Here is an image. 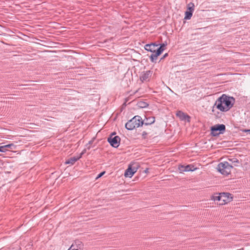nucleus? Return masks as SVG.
Instances as JSON below:
<instances>
[{"instance_id": "nucleus-1", "label": "nucleus", "mask_w": 250, "mask_h": 250, "mask_svg": "<svg viewBox=\"0 0 250 250\" xmlns=\"http://www.w3.org/2000/svg\"><path fill=\"white\" fill-rule=\"evenodd\" d=\"M235 101L233 97L224 94L217 99L214 106L222 112H227L233 106Z\"/></svg>"}, {"instance_id": "nucleus-2", "label": "nucleus", "mask_w": 250, "mask_h": 250, "mask_svg": "<svg viewBox=\"0 0 250 250\" xmlns=\"http://www.w3.org/2000/svg\"><path fill=\"white\" fill-rule=\"evenodd\" d=\"M166 45L167 44L165 43L158 44L156 43H151L150 44H147L145 46L146 50L152 53L149 56L150 61L152 62H156L158 57L160 56L165 50Z\"/></svg>"}, {"instance_id": "nucleus-3", "label": "nucleus", "mask_w": 250, "mask_h": 250, "mask_svg": "<svg viewBox=\"0 0 250 250\" xmlns=\"http://www.w3.org/2000/svg\"><path fill=\"white\" fill-rule=\"evenodd\" d=\"M144 125V121L139 116H135L129 120L125 125V127L128 130H133Z\"/></svg>"}, {"instance_id": "nucleus-4", "label": "nucleus", "mask_w": 250, "mask_h": 250, "mask_svg": "<svg viewBox=\"0 0 250 250\" xmlns=\"http://www.w3.org/2000/svg\"><path fill=\"white\" fill-rule=\"evenodd\" d=\"M233 167L228 162H224L218 165L217 169L222 174L228 175L231 172Z\"/></svg>"}, {"instance_id": "nucleus-5", "label": "nucleus", "mask_w": 250, "mask_h": 250, "mask_svg": "<svg viewBox=\"0 0 250 250\" xmlns=\"http://www.w3.org/2000/svg\"><path fill=\"white\" fill-rule=\"evenodd\" d=\"M226 130V126L223 124H218L210 128L211 135L212 136H218L223 134Z\"/></svg>"}, {"instance_id": "nucleus-6", "label": "nucleus", "mask_w": 250, "mask_h": 250, "mask_svg": "<svg viewBox=\"0 0 250 250\" xmlns=\"http://www.w3.org/2000/svg\"><path fill=\"white\" fill-rule=\"evenodd\" d=\"M116 132L112 133L107 139L108 142L110 145L115 148H117L120 144L121 138L118 136H115Z\"/></svg>"}, {"instance_id": "nucleus-7", "label": "nucleus", "mask_w": 250, "mask_h": 250, "mask_svg": "<svg viewBox=\"0 0 250 250\" xmlns=\"http://www.w3.org/2000/svg\"><path fill=\"white\" fill-rule=\"evenodd\" d=\"M222 202L220 205H225L230 202L232 200V195L229 193L222 192L221 193Z\"/></svg>"}, {"instance_id": "nucleus-8", "label": "nucleus", "mask_w": 250, "mask_h": 250, "mask_svg": "<svg viewBox=\"0 0 250 250\" xmlns=\"http://www.w3.org/2000/svg\"><path fill=\"white\" fill-rule=\"evenodd\" d=\"M152 74V71L150 70L143 72L140 76V79L142 82L149 81Z\"/></svg>"}, {"instance_id": "nucleus-9", "label": "nucleus", "mask_w": 250, "mask_h": 250, "mask_svg": "<svg viewBox=\"0 0 250 250\" xmlns=\"http://www.w3.org/2000/svg\"><path fill=\"white\" fill-rule=\"evenodd\" d=\"M196 168H194V166L192 165H188L186 166H181L179 170L181 171H193Z\"/></svg>"}, {"instance_id": "nucleus-10", "label": "nucleus", "mask_w": 250, "mask_h": 250, "mask_svg": "<svg viewBox=\"0 0 250 250\" xmlns=\"http://www.w3.org/2000/svg\"><path fill=\"white\" fill-rule=\"evenodd\" d=\"M136 172V170H134L132 168L131 166H129L127 169L125 170V176L127 177H131Z\"/></svg>"}, {"instance_id": "nucleus-11", "label": "nucleus", "mask_w": 250, "mask_h": 250, "mask_svg": "<svg viewBox=\"0 0 250 250\" xmlns=\"http://www.w3.org/2000/svg\"><path fill=\"white\" fill-rule=\"evenodd\" d=\"M176 115L182 120H186L188 119V121H189V119H190V117L181 111H178L176 113Z\"/></svg>"}, {"instance_id": "nucleus-12", "label": "nucleus", "mask_w": 250, "mask_h": 250, "mask_svg": "<svg viewBox=\"0 0 250 250\" xmlns=\"http://www.w3.org/2000/svg\"><path fill=\"white\" fill-rule=\"evenodd\" d=\"M71 246H74L73 248L78 249V250H83V243L79 240L75 241Z\"/></svg>"}, {"instance_id": "nucleus-13", "label": "nucleus", "mask_w": 250, "mask_h": 250, "mask_svg": "<svg viewBox=\"0 0 250 250\" xmlns=\"http://www.w3.org/2000/svg\"><path fill=\"white\" fill-rule=\"evenodd\" d=\"M80 159V157L78 156H74L72 157L67 160H66L65 164H70V165H73L76 161L79 160Z\"/></svg>"}, {"instance_id": "nucleus-14", "label": "nucleus", "mask_w": 250, "mask_h": 250, "mask_svg": "<svg viewBox=\"0 0 250 250\" xmlns=\"http://www.w3.org/2000/svg\"><path fill=\"white\" fill-rule=\"evenodd\" d=\"M154 117H149L146 119V120L144 121V125H150L155 122Z\"/></svg>"}, {"instance_id": "nucleus-15", "label": "nucleus", "mask_w": 250, "mask_h": 250, "mask_svg": "<svg viewBox=\"0 0 250 250\" xmlns=\"http://www.w3.org/2000/svg\"><path fill=\"white\" fill-rule=\"evenodd\" d=\"M137 105L139 108H143L147 107L148 106V104L143 101H139L137 103Z\"/></svg>"}, {"instance_id": "nucleus-16", "label": "nucleus", "mask_w": 250, "mask_h": 250, "mask_svg": "<svg viewBox=\"0 0 250 250\" xmlns=\"http://www.w3.org/2000/svg\"><path fill=\"white\" fill-rule=\"evenodd\" d=\"M194 4L193 2H190L187 5V11L193 13L194 10Z\"/></svg>"}, {"instance_id": "nucleus-17", "label": "nucleus", "mask_w": 250, "mask_h": 250, "mask_svg": "<svg viewBox=\"0 0 250 250\" xmlns=\"http://www.w3.org/2000/svg\"><path fill=\"white\" fill-rule=\"evenodd\" d=\"M211 199L214 201L216 200L222 202L221 193H216L215 195L212 197Z\"/></svg>"}, {"instance_id": "nucleus-18", "label": "nucleus", "mask_w": 250, "mask_h": 250, "mask_svg": "<svg viewBox=\"0 0 250 250\" xmlns=\"http://www.w3.org/2000/svg\"><path fill=\"white\" fill-rule=\"evenodd\" d=\"M192 12H190L188 11H186L185 12V19L186 20H189L191 19L192 16Z\"/></svg>"}, {"instance_id": "nucleus-19", "label": "nucleus", "mask_w": 250, "mask_h": 250, "mask_svg": "<svg viewBox=\"0 0 250 250\" xmlns=\"http://www.w3.org/2000/svg\"><path fill=\"white\" fill-rule=\"evenodd\" d=\"M229 161L231 162L232 164H234V166H237V165L235 164L239 163V160L236 158H232L229 159Z\"/></svg>"}, {"instance_id": "nucleus-20", "label": "nucleus", "mask_w": 250, "mask_h": 250, "mask_svg": "<svg viewBox=\"0 0 250 250\" xmlns=\"http://www.w3.org/2000/svg\"><path fill=\"white\" fill-rule=\"evenodd\" d=\"M5 149H6V151L8 150V148H12V146H14V145L13 144H10L8 145H6L4 146Z\"/></svg>"}, {"instance_id": "nucleus-21", "label": "nucleus", "mask_w": 250, "mask_h": 250, "mask_svg": "<svg viewBox=\"0 0 250 250\" xmlns=\"http://www.w3.org/2000/svg\"><path fill=\"white\" fill-rule=\"evenodd\" d=\"M0 152H6V149H5L4 146H0Z\"/></svg>"}, {"instance_id": "nucleus-22", "label": "nucleus", "mask_w": 250, "mask_h": 250, "mask_svg": "<svg viewBox=\"0 0 250 250\" xmlns=\"http://www.w3.org/2000/svg\"><path fill=\"white\" fill-rule=\"evenodd\" d=\"M105 173V171H103L101 172L100 174H99L96 178V179H98L99 178H100L102 177L104 174Z\"/></svg>"}, {"instance_id": "nucleus-23", "label": "nucleus", "mask_w": 250, "mask_h": 250, "mask_svg": "<svg viewBox=\"0 0 250 250\" xmlns=\"http://www.w3.org/2000/svg\"><path fill=\"white\" fill-rule=\"evenodd\" d=\"M147 134V133L146 131H143L142 133L143 138L145 139Z\"/></svg>"}, {"instance_id": "nucleus-24", "label": "nucleus", "mask_w": 250, "mask_h": 250, "mask_svg": "<svg viewBox=\"0 0 250 250\" xmlns=\"http://www.w3.org/2000/svg\"><path fill=\"white\" fill-rule=\"evenodd\" d=\"M86 151L85 149L83 150V151L80 153V155L78 157H80V158L82 157L83 155Z\"/></svg>"}, {"instance_id": "nucleus-25", "label": "nucleus", "mask_w": 250, "mask_h": 250, "mask_svg": "<svg viewBox=\"0 0 250 250\" xmlns=\"http://www.w3.org/2000/svg\"><path fill=\"white\" fill-rule=\"evenodd\" d=\"M74 246H71L68 250H78V249L73 248Z\"/></svg>"}, {"instance_id": "nucleus-26", "label": "nucleus", "mask_w": 250, "mask_h": 250, "mask_svg": "<svg viewBox=\"0 0 250 250\" xmlns=\"http://www.w3.org/2000/svg\"><path fill=\"white\" fill-rule=\"evenodd\" d=\"M167 56H168V53H166L161 58V60H163L164 59V58H165L166 57H167Z\"/></svg>"}, {"instance_id": "nucleus-27", "label": "nucleus", "mask_w": 250, "mask_h": 250, "mask_svg": "<svg viewBox=\"0 0 250 250\" xmlns=\"http://www.w3.org/2000/svg\"><path fill=\"white\" fill-rule=\"evenodd\" d=\"M243 132H249V133H250V129H244L243 130Z\"/></svg>"}, {"instance_id": "nucleus-28", "label": "nucleus", "mask_w": 250, "mask_h": 250, "mask_svg": "<svg viewBox=\"0 0 250 250\" xmlns=\"http://www.w3.org/2000/svg\"><path fill=\"white\" fill-rule=\"evenodd\" d=\"M2 164V161L0 159V166Z\"/></svg>"}, {"instance_id": "nucleus-29", "label": "nucleus", "mask_w": 250, "mask_h": 250, "mask_svg": "<svg viewBox=\"0 0 250 250\" xmlns=\"http://www.w3.org/2000/svg\"><path fill=\"white\" fill-rule=\"evenodd\" d=\"M89 143V144H91V143H92V141H90Z\"/></svg>"}]
</instances>
